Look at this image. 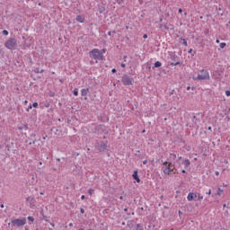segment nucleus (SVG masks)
Instances as JSON below:
<instances>
[{
    "mask_svg": "<svg viewBox=\"0 0 230 230\" xmlns=\"http://www.w3.org/2000/svg\"><path fill=\"white\" fill-rule=\"evenodd\" d=\"M192 80H209V72L205 69H201L198 75H193Z\"/></svg>",
    "mask_w": 230,
    "mask_h": 230,
    "instance_id": "1",
    "label": "nucleus"
},
{
    "mask_svg": "<svg viewBox=\"0 0 230 230\" xmlns=\"http://www.w3.org/2000/svg\"><path fill=\"white\" fill-rule=\"evenodd\" d=\"M90 57L93 58V60H103V54L100 52L98 49H93L90 51Z\"/></svg>",
    "mask_w": 230,
    "mask_h": 230,
    "instance_id": "2",
    "label": "nucleus"
},
{
    "mask_svg": "<svg viewBox=\"0 0 230 230\" xmlns=\"http://www.w3.org/2000/svg\"><path fill=\"white\" fill-rule=\"evenodd\" d=\"M4 46L7 49H15L17 47V40L15 38H11L4 43Z\"/></svg>",
    "mask_w": 230,
    "mask_h": 230,
    "instance_id": "3",
    "label": "nucleus"
},
{
    "mask_svg": "<svg viewBox=\"0 0 230 230\" xmlns=\"http://www.w3.org/2000/svg\"><path fill=\"white\" fill-rule=\"evenodd\" d=\"M11 224L13 227H22V226H26V217L22 219H12Z\"/></svg>",
    "mask_w": 230,
    "mask_h": 230,
    "instance_id": "4",
    "label": "nucleus"
},
{
    "mask_svg": "<svg viewBox=\"0 0 230 230\" xmlns=\"http://www.w3.org/2000/svg\"><path fill=\"white\" fill-rule=\"evenodd\" d=\"M108 146H109L108 143L105 141H102L101 143H97L95 145V147L98 150V152H105V150H107Z\"/></svg>",
    "mask_w": 230,
    "mask_h": 230,
    "instance_id": "5",
    "label": "nucleus"
},
{
    "mask_svg": "<svg viewBox=\"0 0 230 230\" xmlns=\"http://www.w3.org/2000/svg\"><path fill=\"white\" fill-rule=\"evenodd\" d=\"M122 84L124 85H132V78L128 75L122 76Z\"/></svg>",
    "mask_w": 230,
    "mask_h": 230,
    "instance_id": "6",
    "label": "nucleus"
},
{
    "mask_svg": "<svg viewBox=\"0 0 230 230\" xmlns=\"http://www.w3.org/2000/svg\"><path fill=\"white\" fill-rule=\"evenodd\" d=\"M197 199V193L190 192L187 196V199L189 202H191V200H195Z\"/></svg>",
    "mask_w": 230,
    "mask_h": 230,
    "instance_id": "7",
    "label": "nucleus"
},
{
    "mask_svg": "<svg viewBox=\"0 0 230 230\" xmlns=\"http://www.w3.org/2000/svg\"><path fill=\"white\" fill-rule=\"evenodd\" d=\"M165 168L164 169V175H172V169L170 168V165H164Z\"/></svg>",
    "mask_w": 230,
    "mask_h": 230,
    "instance_id": "8",
    "label": "nucleus"
},
{
    "mask_svg": "<svg viewBox=\"0 0 230 230\" xmlns=\"http://www.w3.org/2000/svg\"><path fill=\"white\" fill-rule=\"evenodd\" d=\"M26 200H27V202H29V204H30L31 206H35V199H34V198L28 197V198L26 199Z\"/></svg>",
    "mask_w": 230,
    "mask_h": 230,
    "instance_id": "9",
    "label": "nucleus"
},
{
    "mask_svg": "<svg viewBox=\"0 0 230 230\" xmlns=\"http://www.w3.org/2000/svg\"><path fill=\"white\" fill-rule=\"evenodd\" d=\"M133 179L135 181H137V182H141V180L139 179V177L137 176V171H134V173L132 175Z\"/></svg>",
    "mask_w": 230,
    "mask_h": 230,
    "instance_id": "10",
    "label": "nucleus"
},
{
    "mask_svg": "<svg viewBox=\"0 0 230 230\" xmlns=\"http://www.w3.org/2000/svg\"><path fill=\"white\" fill-rule=\"evenodd\" d=\"M181 164H184L185 168H189L190 164H191V163L190 162L189 159H185L182 161Z\"/></svg>",
    "mask_w": 230,
    "mask_h": 230,
    "instance_id": "11",
    "label": "nucleus"
},
{
    "mask_svg": "<svg viewBox=\"0 0 230 230\" xmlns=\"http://www.w3.org/2000/svg\"><path fill=\"white\" fill-rule=\"evenodd\" d=\"M87 94H89V88L82 89L81 95L82 96H86Z\"/></svg>",
    "mask_w": 230,
    "mask_h": 230,
    "instance_id": "12",
    "label": "nucleus"
},
{
    "mask_svg": "<svg viewBox=\"0 0 230 230\" xmlns=\"http://www.w3.org/2000/svg\"><path fill=\"white\" fill-rule=\"evenodd\" d=\"M197 121H199V119H197V116L192 117V127H197Z\"/></svg>",
    "mask_w": 230,
    "mask_h": 230,
    "instance_id": "13",
    "label": "nucleus"
},
{
    "mask_svg": "<svg viewBox=\"0 0 230 230\" xmlns=\"http://www.w3.org/2000/svg\"><path fill=\"white\" fill-rule=\"evenodd\" d=\"M76 21H77V22H84L85 19L84 17H82V15H77Z\"/></svg>",
    "mask_w": 230,
    "mask_h": 230,
    "instance_id": "14",
    "label": "nucleus"
},
{
    "mask_svg": "<svg viewBox=\"0 0 230 230\" xmlns=\"http://www.w3.org/2000/svg\"><path fill=\"white\" fill-rule=\"evenodd\" d=\"M217 193L219 197H221L222 195H224V190L218 188Z\"/></svg>",
    "mask_w": 230,
    "mask_h": 230,
    "instance_id": "15",
    "label": "nucleus"
},
{
    "mask_svg": "<svg viewBox=\"0 0 230 230\" xmlns=\"http://www.w3.org/2000/svg\"><path fill=\"white\" fill-rule=\"evenodd\" d=\"M164 166H169L171 169L173 168V164H172V163H168V162H164Z\"/></svg>",
    "mask_w": 230,
    "mask_h": 230,
    "instance_id": "16",
    "label": "nucleus"
},
{
    "mask_svg": "<svg viewBox=\"0 0 230 230\" xmlns=\"http://www.w3.org/2000/svg\"><path fill=\"white\" fill-rule=\"evenodd\" d=\"M27 219L29 220V222H31L30 224H33V222H35V218L31 216H29Z\"/></svg>",
    "mask_w": 230,
    "mask_h": 230,
    "instance_id": "17",
    "label": "nucleus"
},
{
    "mask_svg": "<svg viewBox=\"0 0 230 230\" xmlns=\"http://www.w3.org/2000/svg\"><path fill=\"white\" fill-rule=\"evenodd\" d=\"M161 66H163V64L160 61L155 63V67H161Z\"/></svg>",
    "mask_w": 230,
    "mask_h": 230,
    "instance_id": "18",
    "label": "nucleus"
},
{
    "mask_svg": "<svg viewBox=\"0 0 230 230\" xmlns=\"http://www.w3.org/2000/svg\"><path fill=\"white\" fill-rule=\"evenodd\" d=\"M35 73L39 74V73H44V69H40L39 67L35 68Z\"/></svg>",
    "mask_w": 230,
    "mask_h": 230,
    "instance_id": "19",
    "label": "nucleus"
},
{
    "mask_svg": "<svg viewBox=\"0 0 230 230\" xmlns=\"http://www.w3.org/2000/svg\"><path fill=\"white\" fill-rule=\"evenodd\" d=\"M74 96H78V88L74 89Z\"/></svg>",
    "mask_w": 230,
    "mask_h": 230,
    "instance_id": "20",
    "label": "nucleus"
},
{
    "mask_svg": "<svg viewBox=\"0 0 230 230\" xmlns=\"http://www.w3.org/2000/svg\"><path fill=\"white\" fill-rule=\"evenodd\" d=\"M102 128H105V126L104 125H99L96 127V130H100Z\"/></svg>",
    "mask_w": 230,
    "mask_h": 230,
    "instance_id": "21",
    "label": "nucleus"
},
{
    "mask_svg": "<svg viewBox=\"0 0 230 230\" xmlns=\"http://www.w3.org/2000/svg\"><path fill=\"white\" fill-rule=\"evenodd\" d=\"M137 230H143V226H141V224H137Z\"/></svg>",
    "mask_w": 230,
    "mask_h": 230,
    "instance_id": "22",
    "label": "nucleus"
},
{
    "mask_svg": "<svg viewBox=\"0 0 230 230\" xmlns=\"http://www.w3.org/2000/svg\"><path fill=\"white\" fill-rule=\"evenodd\" d=\"M171 159H177V155L175 154H170Z\"/></svg>",
    "mask_w": 230,
    "mask_h": 230,
    "instance_id": "23",
    "label": "nucleus"
},
{
    "mask_svg": "<svg viewBox=\"0 0 230 230\" xmlns=\"http://www.w3.org/2000/svg\"><path fill=\"white\" fill-rule=\"evenodd\" d=\"M88 193H89L90 196H93V193H94V190L90 189V190H88Z\"/></svg>",
    "mask_w": 230,
    "mask_h": 230,
    "instance_id": "24",
    "label": "nucleus"
},
{
    "mask_svg": "<svg viewBox=\"0 0 230 230\" xmlns=\"http://www.w3.org/2000/svg\"><path fill=\"white\" fill-rule=\"evenodd\" d=\"M219 46H220L221 49H224V48H226V44L222 42V43H220Z\"/></svg>",
    "mask_w": 230,
    "mask_h": 230,
    "instance_id": "25",
    "label": "nucleus"
},
{
    "mask_svg": "<svg viewBox=\"0 0 230 230\" xmlns=\"http://www.w3.org/2000/svg\"><path fill=\"white\" fill-rule=\"evenodd\" d=\"M199 200H202L204 199V196H201L200 193L197 195Z\"/></svg>",
    "mask_w": 230,
    "mask_h": 230,
    "instance_id": "26",
    "label": "nucleus"
},
{
    "mask_svg": "<svg viewBox=\"0 0 230 230\" xmlns=\"http://www.w3.org/2000/svg\"><path fill=\"white\" fill-rule=\"evenodd\" d=\"M32 107H34V109H37V107H39V103L38 102H33Z\"/></svg>",
    "mask_w": 230,
    "mask_h": 230,
    "instance_id": "27",
    "label": "nucleus"
},
{
    "mask_svg": "<svg viewBox=\"0 0 230 230\" xmlns=\"http://www.w3.org/2000/svg\"><path fill=\"white\" fill-rule=\"evenodd\" d=\"M179 64H181V63L180 62L171 63V66L173 67L174 66H179Z\"/></svg>",
    "mask_w": 230,
    "mask_h": 230,
    "instance_id": "28",
    "label": "nucleus"
},
{
    "mask_svg": "<svg viewBox=\"0 0 230 230\" xmlns=\"http://www.w3.org/2000/svg\"><path fill=\"white\" fill-rule=\"evenodd\" d=\"M226 96H230V91H229V90H226Z\"/></svg>",
    "mask_w": 230,
    "mask_h": 230,
    "instance_id": "29",
    "label": "nucleus"
},
{
    "mask_svg": "<svg viewBox=\"0 0 230 230\" xmlns=\"http://www.w3.org/2000/svg\"><path fill=\"white\" fill-rule=\"evenodd\" d=\"M3 34H4V35H8V31L4 30V31H3Z\"/></svg>",
    "mask_w": 230,
    "mask_h": 230,
    "instance_id": "30",
    "label": "nucleus"
},
{
    "mask_svg": "<svg viewBox=\"0 0 230 230\" xmlns=\"http://www.w3.org/2000/svg\"><path fill=\"white\" fill-rule=\"evenodd\" d=\"M80 212L82 213V215H84V213H85V209L80 208Z\"/></svg>",
    "mask_w": 230,
    "mask_h": 230,
    "instance_id": "31",
    "label": "nucleus"
},
{
    "mask_svg": "<svg viewBox=\"0 0 230 230\" xmlns=\"http://www.w3.org/2000/svg\"><path fill=\"white\" fill-rule=\"evenodd\" d=\"M183 46H188V41H186V40H183Z\"/></svg>",
    "mask_w": 230,
    "mask_h": 230,
    "instance_id": "32",
    "label": "nucleus"
},
{
    "mask_svg": "<svg viewBox=\"0 0 230 230\" xmlns=\"http://www.w3.org/2000/svg\"><path fill=\"white\" fill-rule=\"evenodd\" d=\"M207 195H211V189L208 190V192H206Z\"/></svg>",
    "mask_w": 230,
    "mask_h": 230,
    "instance_id": "33",
    "label": "nucleus"
},
{
    "mask_svg": "<svg viewBox=\"0 0 230 230\" xmlns=\"http://www.w3.org/2000/svg\"><path fill=\"white\" fill-rule=\"evenodd\" d=\"M120 66H121V67H123V68L127 67V65H125V63H122Z\"/></svg>",
    "mask_w": 230,
    "mask_h": 230,
    "instance_id": "34",
    "label": "nucleus"
},
{
    "mask_svg": "<svg viewBox=\"0 0 230 230\" xmlns=\"http://www.w3.org/2000/svg\"><path fill=\"white\" fill-rule=\"evenodd\" d=\"M143 39H148V35L144 34Z\"/></svg>",
    "mask_w": 230,
    "mask_h": 230,
    "instance_id": "35",
    "label": "nucleus"
},
{
    "mask_svg": "<svg viewBox=\"0 0 230 230\" xmlns=\"http://www.w3.org/2000/svg\"><path fill=\"white\" fill-rule=\"evenodd\" d=\"M33 106L30 105L29 108L27 109V111L32 109Z\"/></svg>",
    "mask_w": 230,
    "mask_h": 230,
    "instance_id": "36",
    "label": "nucleus"
},
{
    "mask_svg": "<svg viewBox=\"0 0 230 230\" xmlns=\"http://www.w3.org/2000/svg\"><path fill=\"white\" fill-rule=\"evenodd\" d=\"M81 199H82V200H84V199H85V196H84V195H82V196H81Z\"/></svg>",
    "mask_w": 230,
    "mask_h": 230,
    "instance_id": "37",
    "label": "nucleus"
},
{
    "mask_svg": "<svg viewBox=\"0 0 230 230\" xmlns=\"http://www.w3.org/2000/svg\"><path fill=\"white\" fill-rule=\"evenodd\" d=\"M105 9L104 8H102L101 10H100V13H103V11H104Z\"/></svg>",
    "mask_w": 230,
    "mask_h": 230,
    "instance_id": "38",
    "label": "nucleus"
},
{
    "mask_svg": "<svg viewBox=\"0 0 230 230\" xmlns=\"http://www.w3.org/2000/svg\"><path fill=\"white\" fill-rule=\"evenodd\" d=\"M146 163H148L147 160H144V161H143V164H146Z\"/></svg>",
    "mask_w": 230,
    "mask_h": 230,
    "instance_id": "39",
    "label": "nucleus"
},
{
    "mask_svg": "<svg viewBox=\"0 0 230 230\" xmlns=\"http://www.w3.org/2000/svg\"><path fill=\"white\" fill-rule=\"evenodd\" d=\"M178 12L179 13H182V9L180 8Z\"/></svg>",
    "mask_w": 230,
    "mask_h": 230,
    "instance_id": "40",
    "label": "nucleus"
},
{
    "mask_svg": "<svg viewBox=\"0 0 230 230\" xmlns=\"http://www.w3.org/2000/svg\"><path fill=\"white\" fill-rule=\"evenodd\" d=\"M108 35L111 37V35H112V31H109Z\"/></svg>",
    "mask_w": 230,
    "mask_h": 230,
    "instance_id": "41",
    "label": "nucleus"
},
{
    "mask_svg": "<svg viewBox=\"0 0 230 230\" xmlns=\"http://www.w3.org/2000/svg\"><path fill=\"white\" fill-rule=\"evenodd\" d=\"M217 44H220V40H216Z\"/></svg>",
    "mask_w": 230,
    "mask_h": 230,
    "instance_id": "42",
    "label": "nucleus"
},
{
    "mask_svg": "<svg viewBox=\"0 0 230 230\" xmlns=\"http://www.w3.org/2000/svg\"><path fill=\"white\" fill-rule=\"evenodd\" d=\"M111 72H112V73H116V68H113V69L111 70Z\"/></svg>",
    "mask_w": 230,
    "mask_h": 230,
    "instance_id": "43",
    "label": "nucleus"
},
{
    "mask_svg": "<svg viewBox=\"0 0 230 230\" xmlns=\"http://www.w3.org/2000/svg\"><path fill=\"white\" fill-rule=\"evenodd\" d=\"M216 175H220V172H218V171L216 172Z\"/></svg>",
    "mask_w": 230,
    "mask_h": 230,
    "instance_id": "44",
    "label": "nucleus"
},
{
    "mask_svg": "<svg viewBox=\"0 0 230 230\" xmlns=\"http://www.w3.org/2000/svg\"><path fill=\"white\" fill-rule=\"evenodd\" d=\"M189 53H190V54L193 53V49H190L189 50Z\"/></svg>",
    "mask_w": 230,
    "mask_h": 230,
    "instance_id": "45",
    "label": "nucleus"
},
{
    "mask_svg": "<svg viewBox=\"0 0 230 230\" xmlns=\"http://www.w3.org/2000/svg\"><path fill=\"white\" fill-rule=\"evenodd\" d=\"M124 62H127V56H124Z\"/></svg>",
    "mask_w": 230,
    "mask_h": 230,
    "instance_id": "46",
    "label": "nucleus"
},
{
    "mask_svg": "<svg viewBox=\"0 0 230 230\" xmlns=\"http://www.w3.org/2000/svg\"><path fill=\"white\" fill-rule=\"evenodd\" d=\"M50 226H52V227H55V223H50Z\"/></svg>",
    "mask_w": 230,
    "mask_h": 230,
    "instance_id": "47",
    "label": "nucleus"
},
{
    "mask_svg": "<svg viewBox=\"0 0 230 230\" xmlns=\"http://www.w3.org/2000/svg\"><path fill=\"white\" fill-rule=\"evenodd\" d=\"M45 107H47V108L49 107V103H46Z\"/></svg>",
    "mask_w": 230,
    "mask_h": 230,
    "instance_id": "48",
    "label": "nucleus"
},
{
    "mask_svg": "<svg viewBox=\"0 0 230 230\" xmlns=\"http://www.w3.org/2000/svg\"><path fill=\"white\" fill-rule=\"evenodd\" d=\"M24 105H28V101H24Z\"/></svg>",
    "mask_w": 230,
    "mask_h": 230,
    "instance_id": "49",
    "label": "nucleus"
},
{
    "mask_svg": "<svg viewBox=\"0 0 230 230\" xmlns=\"http://www.w3.org/2000/svg\"><path fill=\"white\" fill-rule=\"evenodd\" d=\"M181 173H186V170H181Z\"/></svg>",
    "mask_w": 230,
    "mask_h": 230,
    "instance_id": "50",
    "label": "nucleus"
},
{
    "mask_svg": "<svg viewBox=\"0 0 230 230\" xmlns=\"http://www.w3.org/2000/svg\"><path fill=\"white\" fill-rule=\"evenodd\" d=\"M119 199H120V200H123V196H120V197H119Z\"/></svg>",
    "mask_w": 230,
    "mask_h": 230,
    "instance_id": "51",
    "label": "nucleus"
},
{
    "mask_svg": "<svg viewBox=\"0 0 230 230\" xmlns=\"http://www.w3.org/2000/svg\"><path fill=\"white\" fill-rule=\"evenodd\" d=\"M190 89H191V87L188 86V87H187V91H190Z\"/></svg>",
    "mask_w": 230,
    "mask_h": 230,
    "instance_id": "52",
    "label": "nucleus"
},
{
    "mask_svg": "<svg viewBox=\"0 0 230 230\" xmlns=\"http://www.w3.org/2000/svg\"><path fill=\"white\" fill-rule=\"evenodd\" d=\"M124 211H125V212L128 211V208H125Z\"/></svg>",
    "mask_w": 230,
    "mask_h": 230,
    "instance_id": "53",
    "label": "nucleus"
},
{
    "mask_svg": "<svg viewBox=\"0 0 230 230\" xmlns=\"http://www.w3.org/2000/svg\"><path fill=\"white\" fill-rule=\"evenodd\" d=\"M223 186L226 188V187H227V185L226 184H225V183H223Z\"/></svg>",
    "mask_w": 230,
    "mask_h": 230,
    "instance_id": "54",
    "label": "nucleus"
},
{
    "mask_svg": "<svg viewBox=\"0 0 230 230\" xmlns=\"http://www.w3.org/2000/svg\"><path fill=\"white\" fill-rule=\"evenodd\" d=\"M39 164H40V166H41V164H42V162H40V163H39Z\"/></svg>",
    "mask_w": 230,
    "mask_h": 230,
    "instance_id": "55",
    "label": "nucleus"
},
{
    "mask_svg": "<svg viewBox=\"0 0 230 230\" xmlns=\"http://www.w3.org/2000/svg\"><path fill=\"white\" fill-rule=\"evenodd\" d=\"M69 226H70V227L73 226V223H70Z\"/></svg>",
    "mask_w": 230,
    "mask_h": 230,
    "instance_id": "56",
    "label": "nucleus"
},
{
    "mask_svg": "<svg viewBox=\"0 0 230 230\" xmlns=\"http://www.w3.org/2000/svg\"><path fill=\"white\" fill-rule=\"evenodd\" d=\"M102 53H105V49H102Z\"/></svg>",
    "mask_w": 230,
    "mask_h": 230,
    "instance_id": "57",
    "label": "nucleus"
},
{
    "mask_svg": "<svg viewBox=\"0 0 230 230\" xmlns=\"http://www.w3.org/2000/svg\"><path fill=\"white\" fill-rule=\"evenodd\" d=\"M0 207H1V208H4V205L2 204Z\"/></svg>",
    "mask_w": 230,
    "mask_h": 230,
    "instance_id": "58",
    "label": "nucleus"
},
{
    "mask_svg": "<svg viewBox=\"0 0 230 230\" xmlns=\"http://www.w3.org/2000/svg\"><path fill=\"white\" fill-rule=\"evenodd\" d=\"M181 159H182V156H180V157H179V160H180V161H181Z\"/></svg>",
    "mask_w": 230,
    "mask_h": 230,
    "instance_id": "59",
    "label": "nucleus"
},
{
    "mask_svg": "<svg viewBox=\"0 0 230 230\" xmlns=\"http://www.w3.org/2000/svg\"><path fill=\"white\" fill-rule=\"evenodd\" d=\"M40 195H44V192H40Z\"/></svg>",
    "mask_w": 230,
    "mask_h": 230,
    "instance_id": "60",
    "label": "nucleus"
},
{
    "mask_svg": "<svg viewBox=\"0 0 230 230\" xmlns=\"http://www.w3.org/2000/svg\"><path fill=\"white\" fill-rule=\"evenodd\" d=\"M49 230H53V228H49Z\"/></svg>",
    "mask_w": 230,
    "mask_h": 230,
    "instance_id": "61",
    "label": "nucleus"
},
{
    "mask_svg": "<svg viewBox=\"0 0 230 230\" xmlns=\"http://www.w3.org/2000/svg\"><path fill=\"white\" fill-rule=\"evenodd\" d=\"M79 230H84V228H80Z\"/></svg>",
    "mask_w": 230,
    "mask_h": 230,
    "instance_id": "62",
    "label": "nucleus"
},
{
    "mask_svg": "<svg viewBox=\"0 0 230 230\" xmlns=\"http://www.w3.org/2000/svg\"><path fill=\"white\" fill-rule=\"evenodd\" d=\"M223 207H225V208H226V204H224V205H223Z\"/></svg>",
    "mask_w": 230,
    "mask_h": 230,
    "instance_id": "63",
    "label": "nucleus"
},
{
    "mask_svg": "<svg viewBox=\"0 0 230 230\" xmlns=\"http://www.w3.org/2000/svg\"><path fill=\"white\" fill-rule=\"evenodd\" d=\"M84 100H87V97H84Z\"/></svg>",
    "mask_w": 230,
    "mask_h": 230,
    "instance_id": "64",
    "label": "nucleus"
}]
</instances>
